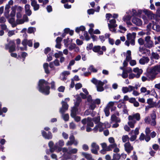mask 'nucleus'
<instances>
[{
    "label": "nucleus",
    "instance_id": "1",
    "mask_svg": "<svg viewBox=\"0 0 160 160\" xmlns=\"http://www.w3.org/2000/svg\"><path fill=\"white\" fill-rule=\"evenodd\" d=\"M48 82L44 80H40L38 85L39 91L46 95L49 94L50 88L48 86Z\"/></svg>",
    "mask_w": 160,
    "mask_h": 160
},
{
    "label": "nucleus",
    "instance_id": "2",
    "mask_svg": "<svg viewBox=\"0 0 160 160\" xmlns=\"http://www.w3.org/2000/svg\"><path fill=\"white\" fill-rule=\"evenodd\" d=\"M128 119V124L129 126L131 128H133L134 125L136 123L137 121H139L140 119V114L137 113L135 114L129 115Z\"/></svg>",
    "mask_w": 160,
    "mask_h": 160
},
{
    "label": "nucleus",
    "instance_id": "3",
    "mask_svg": "<svg viewBox=\"0 0 160 160\" xmlns=\"http://www.w3.org/2000/svg\"><path fill=\"white\" fill-rule=\"evenodd\" d=\"M160 72V64L154 66L152 68L150 71L147 74V76L149 80H152L155 77L156 75Z\"/></svg>",
    "mask_w": 160,
    "mask_h": 160
},
{
    "label": "nucleus",
    "instance_id": "4",
    "mask_svg": "<svg viewBox=\"0 0 160 160\" xmlns=\"http://www.w3.org/2000/svg\"><path fill=\"white\" fill-rule=\"evenodd\" d=\"M62 107L60 109V112L62 114V117L65 121H68L69 119V116L68 114H63L64 112L68 109V105L65 101H62Z\"/></svg>",
    "mask_w": 160,
    "mask_h": 160
},
{
    "label": "nucleus",
    "instance_id": "5",
    "mask_svg": "<svg viewBox=\"0 0 160 160\" xmlns=\"http://www.w3.org/2000/svg\"><path fill=\"white\" fill-rule=\"evenodd\" d=\"M150 117L152 118V122L150 123L149 119L150 117L149 116L146 117L144 119L145 122L147 124H149L151 126H154L156 125V115L155 112L153 111L150 114Z\"/></svg>",
    "mask_w": 160,
    "mask_h": 160
},
{
    "label": "nucleus",
    "instance_id": "6",
    "mask_svg": "<svg viewBox=\"0 0 160 160\" xmlns=\"http://www.w3.org/2000/svg\"><path fill=\"white\" fill-rule=\"evenodd\" d=\"M92 82L96 85L97 90L98 92H102L104 90L103 87L104 84L107 83L106 80H104L103 82L98 80L95 78H93L91 80Z\"/></svg>",
    "mask_w": 160,
    "mask_h": 160
},
{
    "label": "nucleus",
    "instance_id": "7",
    "mask_svg": "<svg viewBox=\"0 0 160 160\" xmlns=\"http://www.w3.org/2000/svg\"><path fill=\"white\" fill-rule=\"evenodd\" d=\"M144 46L145 48H151L154 46L153 41L151 40V37L149 36L146 37L144 38Z\"/></svg>",
    "mask_w": 160,
    "mask_h": 160
},
{
    "label": "nucleus",
    "instance_id": "8",
    "mask_svg": "<svg viewBox=\"0 0 160 160\" xmlns=\"http://www.w3.org/2000/svg\"><path fill=\"white\" fill-rule=\"evenodd\" d=\"M5 48L7 50L8 49L10 52L15 51L16 50V45L14 41H11L8 44H6Z\"/></svg>",
    "mask_w": 160,
    "mask_h": 160
},
{
    "label": "nucleus",
    "instance_id": "9",
    "mask_svg": "<svg viewBox=\"0 0 160 160\" xmlns=\"http://www.w3.org/2000/svg\"><path fill=\"white\" fill-rule=\"evenodd\" d=\"M69 141H68L66 143L67 146H71L73 144L75 146H77L78 144V141L75 139L74 136L71 135L69 137Z\"/></svg>",
    "mask_w": 160,
    "mask_h": 160
},
{
    "label": "nucleus",
    "instance_id": "10",
    "mask_svg": "<svg viewBox=\"0 0 160 160\" xmlns=\"http://www.w3.org/2000/svg\"><path fill=\"white\" fill-rule=\"evenodd\" d=\"M106 126L104 123L101 122L99 123L96 125L93 129L95 132H97L98 130L99 132L102 131L104 129L106 128Z\"/></svg>",
    "mask_w": 160,
    "mask_h": 160
},
{
    "label": "nucleus",
    "instance_id": "11",
    "mask_svg": "<svg viewBox=\"0 0 160 160\" xmlns=\"http://www.w3.org/2000/svg\"><path fill=\"white\" fill-rule=\"evenodd\" d=\"M139 128H136L135 129V130H132V132L129 133V135H132L133 134H134V135H132L131 136V137H130V139L131 141H133L135 140L137 138V136L138 135L139 133Z\"/></svg>",
    "mask_w": 160,
    "mask_h": 160
},
{
    "label": "nucleus",
    "instance_id": "12",
    "mask_svg": "<svg viewBox=\"0 0 160 160\" xmlns=\"http://www.w3.org/2000/svg\"><path fill=\"white\" fill-rule=\"evenodd\" d=\"M91 152L95 154L98 153V151L99 150V146L96 142H93L91 144Z\"/></svg>",
    "mask_w": 160,
    "mask_h": 160
},
{
    "label": "nucleus",
    "instance_id": "13",
    "mask_svg": "<svg viewBox=\"0 0 160 160\" xmlns=\"http://www.w3.org/2000/svg\"><path fill=\"white\" fill-rule=\"evenodd\" d=\"M42 134L43 137L45 139H51L52 138V135L51 132H49L48 134L46 132L44 131H42Z\"/></svg>",
    "mask_w": 160,
    "mask_h": 160
},
{
    "label": "nucleus",
    "instance_id": "14",
    "mask_svg": "<svg viewBox=\"0 0 160 160\" xmlns=\"http://www.w3.org/2000/svg\"><path fill=\"white\" fill-rule=\"evenodd\" d=\"M132 21L133 23L138 26H140L142 24V22L141 20L135 17L132 18Z\"/></svg>",
    "mask_w": 160,
    "mask_h": 160
},
{
    "label": "nucleus",
    "instance_id": "15",
    "mask_svg": "<svg viewBox=\"0 0 160 160\" xmlns=\"http://www.w3.org/2000/svg\"><path fill=\"white\" fill-rule=\"evenodd\" d=\"M125 150L128 153L131 152L133 148L129 142L126 143L124 145Z\"/></svg>",
    "mask_w": 160,
    "mask_h": 160
},
{
    "label": "nucleus",
    "instance_id": "16",
    "mask_svg": "<svg viewBox=\"0 0 160 160\" xmlns=\"http://www.w3.org/2000/svg\"><path fill=\"white\" fill-rule=\"evenodd\" d=\"M53 142L52 141H50L48 143V146L50 149V151L51 152H54L58 148L57 143H56L54 147H53Z\"/></svg>",
    "mask_w": 160,
    "mask_h": 160
},
{
    "label": "nucleus",
    "instance_id": "17",
    "mask_svg": "<svg viewBox=\"0 0 160 160\" xmlns=\"http://www.w3.org/2000/svg\"><path fill=\"white\" fill-rule=\"evenodd\" d=\"M116 21L114 19H113L109 21L110 23H108V25L110 31H112V28H115L117 26L116 23Z\"/></svg>",
    "mask_w": 160,
    "mask_h": 160
},
{
    "label": "nucleus",
    "instance_id": "18",
    "mask_svg": "<svg viewBox=\"0 0 160 160\" xmlns=\"http://www.w3.org/2000/svg\"><path fill=\"white\" fill-rule=\"evenodd\" d=\"M97 70L94 68L93 66H90L88 68V72H84L83 75L85 76H87L90 74V71L95 72H97Z\"/></svg>",
    "mask_w": 160,
    "mask_h": 160
},
{
    "label": "nucleus",
    "instance_id": "19",
    "mask_svg": "<svg viewBox=\"0 0 160 160\" xmlns=\"http://www.w3.org/2000/svg\"><path fill=\"white\" fill-rule=\"evenodd\" d=\"M133 72L136 74V78H139L142 72V70L140 69H139L138 68H136L133 69Z\"/></svg>",
    "mask_w": 160,
    "mask_h": 160
},
{
    "label": "nucleus",
    "instance_id": "20",
    "mask_svg": "<svg viewBox=\"0 0 160 160\" xmlns=\"http://www.w3.org/2000/svg\"><path fill=\"white\" fill-rule=\"evenodd\" d=\"M22 44L24 46L27 47L28 45L29 47H32V42L31 40H28L26 39H24L22 42Z\"/></svg>",
    "mask_w": 160,
    "mask_h": 160
},
{
    "label": "nucleus",
    "instance_id": "21",
    "mask_svg": "<svg viewBox=\"0 0 160 160\" xmlns=\"http://www.w3.org/2000/svg\"><path fill=\"white\" fill-rule=\"evenodd\" d=\"M143 12L150 19H152L154 18V15L151 11L147 9H144L143 10Z\"/></svg>",
    "mask_w": 160,
    "mask_h": 160
},
{
    "label": "nucleus",
    "instance_id": "22",
    "mask_svg": "<svg viewBox=\"0 0 160 160\" xmlns=\"http://www.w3.org/2000/svg\"><path fill=\"white\" fill-rule=\"evenodd\" d=\"M101 48L100 46H94L92 48V50L95 52H98L99 55H102L103 52L100 50Z\"/></svg>",
    "mask_w": 160,
    "mask_h": 160
},
{
    "label": "nucleus",
    "instance_id": "23",
    "mask_svg": "<svg viewBox=\"0 0 160 160\" xmlns=\"http://www.w3.org/2000/svg\"><path fill=\"white\" fill-rule=\"evenodd\" d=\"M78 108L77 107L73 106L71 110V116L72 118L76 116L78 112Z\"/></svg>",
    "mask_w": 160,
    "mask_h": 160
},
{
    "label": "nucleus",
    "instance_id": "24",
    "mask_svg": "<svg viewBox=\"0 0 160 160\" xmlns=\"http://www.w3.org/2000/svg\"><path fill=\"white\" fill-rule=\"evenodd\" d=\"M77 158L76 155H72L68 154L64 155V158L66 160L71 159L72 160H75Z\"/></svg>",
    "mask_w": 160,
    "mask_h": 160
},
{
    "label": "nucleus",
    "instance_id": "25",
    "mask_svg": "<svg viewBox=\"0 0 160 160\" xmlns=\"http://www.w3.org/2000/svg\"><path fill=\"white\" fill-rule=\"evenodd\" d=\"M68 151L66 154H76L78 151L77 149L76 148H72V147H69L68 148Z\"/></svg>",
    "mask_w": 160,
    "mask_h": 160
},
{
    "label": "nucleus",
    "instance_id": "26",
    "mask_svg": "<svg viewBox=\"0 0 160 160\" xmlns=\"http://www.w3.org/2000/svg\"><path fill=\"white\" fill-rule=\"evenodd\" d=\"M149 61V59L148 57H143L139 60V62L141 64H144L148 63Z\"/></svg>",
    "mask_w": 160,
    "mask_h": 160
},
{
    "label": "nucleus",
    "instance_id": "27",
    "mask_svg": "<svg viewBox=\"0 0 160 160\" xmlns=\"http://www.w3.org/2000/svg\"><path fill=\"white\" fill-rule=\"evenodd\" d=\"M136 34L135 32L128 33L127 34V39L128 40L135 39L136 37Z\"/></svg>",
    "mask_w": 160,
    "mask_h": 160
},
{
    "label": "nucleus",
    "instance_id": "28",
    "mask_svg": "<svg viewBox=\"0 0 160 160\" xmlns=\"http://www.w3.org/2000/svg\"><path fill=\"white\" fill-rule=\"evenodd\" d=\"M30 6L29 4H26L25 6V10L27 14L29 16L32 14V11L30 10Z\"/></svg>",
    "mask_w": 160,
    "mask_h": 160
},
{
    "label": "nucleus",
    "instance_id": "29",
    "mask_svg": "<svg viewBox=\"0 0 160 160\" xmlns=\"http://www.w3.org/2000/svg\"><path fill=\"white\" fill-rule=\"evenodd\" d=\"M153 25L152 29L157 32H160V26L156 24L154 21L153 22Z\"/></svg>",
    "mask_w": 160,
    "mask_h": 160
},
{
    "label": "nucleus",
    "instance_id": "30",
    "mask_svg": "<svg viewBox=\"0 0 160 160\" xmlns=\"http://www.w3.org/2000/svg\"><path fill=\"white\" fill-rule=\"evenodd\" d=\"M57 148H58V149L57 151V152H60L61 151H62V152L63 153V156L64 158V154H66V152H67L68 151V148H65V147H64L63 148H61L58 147Z\"/></svg>",
    "mask_w": 160,
    "mask_h": 160
},
{
    "label": "nucleus",
    "instance_id": "31",
    "mask_svg": "<svg viewBox=\"0 0 160 160\" xmlns=\"http://www.w3.org/2000/svg\"><path fill=\"white\" fill-rule=\"evenodd\" d=\"M82 155L84 157L88 160H94L92 158L91 155L86 152H82Z\"/></svg>",
    "mask_w": 160,
    "mask_h": 160
},
{
    "label": "nucleus",
    "instance_id": "32",
    "mask_svg": "<svg viewBox=\"0 0 160 160\" xmlns=\"http://www.w3.org/2000/svg\"><path fill=\"white\" fill-rule=\"evenodd\" d=\"M131 12V11H128L127 12V13L128 14V15L124 17L122 19L124 21H127L130 20L132 16L130 15H129V12Z\"/></svg>",
    "mask_w": 160,
    "mask_h": 160
},
{
    "label": "nucleus",
    "instance_id": "33",
    "mask_svg": "<svg viewBox=\"0 0 160 160\" xmlns=\"http://www.w3.org/2000/svg\"><path fill=\"white\" fill-rule=\"evenodd\" d=\"M111 120L112 122H120V119L117 118L115 115L113 114L111 117Z\"/></svg>",
    "mask_w": 160,
    "mask_h": 160
},
{
    "label": "nucleus",
    "instance_id": "34",
    "mask_svg": "<svg viewBox=\"0 0 160 160\" xmlns=\"http://www.w3.org/2000/svg\"><path fill=\"white\" fill-rule=\"evenodd\" d=\"M117 144L115 143H112L106 148V150L108 151H111L112 148H115L116 147H117Z\"/></svg>",
    "mask_w": 160,
    "mask_h": 160
},
{
    "label": "nucleus",
    "instance_id": "35",
    "mask_svg": "<svg viewBox=\"0 0 160 160\" xmlns=\"http://www.w3.org/2000/svg\"><path fill=\"white\" fill-rule=\"evenodd\" d=\"M76 100L75 102L74 107H77L79 106L81 100V98L78 96H76Z\"/></svg>",
    "mask_w": 160,
    "mask_h": 160
},
{
    "label": "nucleus",
    "instance_id": "36",
    "mask_svg": "<svg viewBox=\"0 0 160 160\" xmlns=\"http://www.w3.org/2000/svg\"><path fill=\"white\" fill-rule=\"evenodd\" d=\"M131 51L130 50H128L126 53V60L128 61L131 59Z\"/></svg>",
    "mask_w": 160,
    "mask_h": 160
},
{
    "label": "nucleus",
    "instance_id": "37",
    "mask_svg": "<svg viewBox=\"0 0 160 160\" xmlns=\"http://www.w3.org/2000/svg\"><path fill=\"white\" fill-rule=\"evenodd\" d=\"M85 29V28L83 26H81L79 27H77L75 29V31L78 33L80 31H84Z\"/></svg>",
    "mask_w": 160,
    "mask_h": 160
},
{
    "label": "nucleus",
    "instance_id": "38",
    "mask_svg": "<svg viewBox=\"0 0 160 160\" xmlns=\"http://www.w3.org/2000/svg\"><path fill=\"white\" fill-rule=\"evenodd\" d=\"M8 5L6 6L5 9V11L7 12L8 13V9L10 8V5H12L13 4V1L12 0H10L8 2Z\"/></svg>",
    "mask_w": 160,
    "mask_h": 160
},
{
    "label": "nucleus",
    "instance_id": "39",
    "mask_svg": "<svg viewBox=\"0 0 160 160\" xmlns=\"http://www.w3.org/2000/svg\"><path fill=\"white\" fill-rule=\"evenodd\" d=\"M43 67L46 73L47 74L49 73L50 72L48 70V64L47 63H44L43 65Z\"/></svg>",
    "mask_w": 160,
    "mask_h": 160
},
{
    "label": "nucleus",
    "instance_id": "40",
    "mask_svg": "<svg viewBox=\"0 0 160 160\" xmlns=\"http://www.w3.org/2000/svg\"><path fill=\"white\" fill-rule=\"evenodd\" d=\"M152 58L158 60L160 58V56L156 52H152L151 55Z\"/></svg>",
    "mask_w": 160,
    "mask_h": 160
},
{
    "label": "nucleus",
    "instance_id": "41",
    "mask_svg": "<svg viewBox=\"0 0 160 160\" xmlns=\"http://www.w3.org/2000/svg\"><path fill=\"white\" fill-rule=\"evenodd\" d=\"M122 101V100H120L118 101V102H121L118 104L117 106L118 108L120 109H122L123 108L125 107V105L124 101Z\"/></svg>",
    "mask_w": 160,
    "mask_h": 160
},
{
    "label": "nucleus",
    "instance_id": "42",
    "mask_svg": "<svg viewBox=\"0 0 160 160\" xmlns=\"http://www.w3.org/2000/svg\"><path fill=\"white\" fill-rule=\"evenodd\" d=\"M31 6L33 7L34 11L38 10L39 8V5L37 3V2L31 4Z\"/></svg>",
    "mask_w": 160,
    "mask_h": 160
},
{
    "label": "nucleus",
    "instance_id": "43",
    "mask_svg": "<svg viewBox=\"0 0 160 160\" xmlns=\"http://www.w3.org/2000/svg\"><path fill=\"white\" fill-rule=\"evenodd\" d=\"M120 158V155L118 153H114L113 155V159L112 160H119Z\"/></svg>",
    "mask_w": 160,
    "mask_h": 160
},
{
    "label": "nucleus",
    "instance_id": "44",
    "mask_svg": "<svg viewBox=\"0 0 160 160\" xmlns=\"http://www.w3.org/2000/svg\"><path fill=\"white\" fill-rule=\"evenodd\" d=\"M92 121V120L91 118H88L87 125L88 126L92 127L93 126L94 124Z\"/></svg>",
    "mask_w": 160,
    "mask_h": 160
},
{
    "label": "nucleus",
    "instance_id": "45",
    "mask_svg": "<svg viewBox=\"0 0 160 160\" xmlns=\"http://www.w3.org/2000/svg\"><path fill=\"white\" fill-rule=\"evenodd\" d=\"M96 107V106L94 103V101H92L91 102L89 103V108L92 110H93Z\"/></svg>",
    "mask_w": 160,
    "mask_h": 160
},
{
    "label": "nucleus",
    "instance_id": "46",
    "mask_svg": "<svg viewBox=\"0 0 160 160\" xmlns=\"http://www.w3.org/2000/svg\"><path fill=\"white\" fill-rule=\"evenodd\" d=\"M75 63V60L72 59L71 60L68 66V69L71 70V66L73 65Z\"/></svg>",
    "mask_w": 160,
    "mask_h": 160
},
{
    "label": "nucleus",
    "instance_id": "47",
    "mask_svg": "<svg viewBox=\"0 0 160 160\" xmlns=\"http://www.w3.org/2000/svg\"><path fill=\"white\" fill-rule=\"evenodd\" d=\"M63 54L62 51H59L57 53H56L54 54V57L56 58H58L59 57H61L62 56H63Z\"/></svg>",
    "mask_w": 160,
    "mask_h": 160
},
{
    "label": "nucleus",
    "instance_id": "48",
    "mask_svg": "<svg viewBox=\"0 0 160 160\" xmlns=\"http://www.w3.org/2000/svg\"><path fill=\"white\" fill-rule=\"evenodd\" d=\"M36 31V28L33 27H29L28 28V32L29 33H31L34 32Z\"/></svg>",
    "mask_w": 160,
    "mask_h": 160
},
{
    "label": "nucleus",
    "instance_id": "49",
    "mask_svg": "<svg viewBox=\"0 0 160 160\" xmlns=\"http://www.w3.org/2000/svg\"><path fill=\"white\" fill-rule=\"evenodd\" d=\"M104 112L106 116L108 117L109 115V107H107L104 109Z\"/></svg>",
    "mask_w": 160,
    "mask_h": 160
},
{
    "label": "nucleus",
    "instance_id": "50",
    "mask_svg": "<svg viewBox=\"0 0 160 160\" xmlns=\"http://www.w3.org/2000/svg\"><path fill=\"white\" fill-rule=\"evenodd\" d=\"M138 42L140 45H144L145 40L142 38H139L138 41Z\"/></svg>",
    "mask_w": 160,
    "mask_h": 160
},
{
    "label": "nucleus",
    "instance_id": "51",
    "mask_svg": "<svg viewBox=\"0 0 160 160\" xmlns=\"http://www.w3.org/2000/svg\"><path fill=\"white\" fill-rule=\"evenodd\" d=\"M16 22L17 24H22L24 23V21L22 19H17L16 20Z\"/></svg>",
    "mask_w": 160,
    "mask_h": 160
},
{
    "label": "nucleus",
    "instance_id": "52",
    "mask_svg": "<svg viewBox=\"0 0 160 160\" xmlns=\"http://www.w3.org/2000/svg\"><path fill=\"white\" fill-rule=\"evenodd\" d=\"M119 28L120 29V32L121 33H123L126 31V29L122 26L120 25L119 26Z\"/></svg>",
    "mask_w": 160,
    "mask_h": 160
},
{
    "label": "nucleus",
    "instance_id": "53",
    "mask_svg": "<svg viewBox=\"0 0 160 160\" xmlns=\"http://www.w3.org/2000/svg\"><path fill=\"white\" fill-rule=\"evenodd\" d=\"M145 50L148 51L149 52H150V51L149 50H148L147 49H146L145 48L140 47L139 48V51L142 53H144V52Z\"/></svg>",
    "mask_w": 160,
    "mask_h": 160
},
{
    "label": "nucleus",
    "instance_id": "54",
    "mask_svg": "<svg viewBox=\"0 0 160 160\" xmlns=\"http://www.w3.org/2000/svg\"><path fill=\"white\" fill-rule=\"evenodd\" d=\"M129 138L128 135H124L122 137V139L123 142H125L129 140Z\"/></svg>",
    "mask_w": 160,
    "mask_h": 160
},
{
    "label": "nucleus",
    "instance_id": "55",
    "mask_svg": "<svg viewBox=\"0 0 160 160\" xmlns=\"http://www.w3.org/2000/svg\"><path fill=\"white\" fill-rule=\"evenodd\" d=\"M93 121L95 123H100V117L99 116H98L97 117L94 118H93Z\"/></svg>",
    "mask_w": 160,
    "mask_h": 160
},
{
    "label": "nucleus",
    "instance_id": "56",
    "mask_svg": "<svg viewBox=\"0 0 160 160\" xmlns=\"http://www.w3.org/2000/svg\"><path fill=\"white\" fill-rule=\"evenodd\" d=\"M16 13V11L15 9L14 8H12V11H11L10 16L11 17H13L15 16Z\"/></svg>",
    "mask_w": 160,
    "mask_h": 160
},
{
    "label": "nucleus",
    "instance_id": "57",
    "mask_svg": "<svg viewBox=\"0 0 160 160\" xmlns=\"http://www.w3.org/2000/svg\"><path fill=\"white\" fill-rule=\"evenodd\" d=\"M57 143V146L58 145L61 147L63 146L64 144V142L63 140H60L58 141V142Z\"/></svg>",
    "mask_w": 160,
    "mask_h": 160
},
{
    "label": "nucleus",
    "instance_id": "58",
    "mask_svg": "<svg viewBox=\"0 0 160 160\" xmlns=\"http://www.w3.org/2000/svg\"><path fill=\"white\" fill-rule=\"evenodd\" d=\"M84 36L85 38V39L87 41H88L90 39V38L87 32H84Z\"/></svg>",
    "mask_w": 160,
    "mask_h": 160
},
{
    "label": "nucleus",
    "instance_id": "59",
    "mask_svg": "<svg viewBox=\"0 0 160 160\" xmlns=\"http://www.w3.org/2000/svg\"><path fill=\"white\" fill-rule=\"evenodd\" d=\"M122 76L124 78H126L128 76V73L123 70L122 74Z\"/></svg>",
    "mask_w": 160,
    "mask_h": 160
},
{
    "label": "nucleus",
    "instance_id": "60",
    "mask_svg": "<svg viewBox=\"0 0 160 160\" xmlns=\"http://www.w3.org/2000/svg\"><path fill=\"white\" fill-rule=\"evenodd\" d=\"M15 31L14 30L9 31L8 32V36L9 37H11L14 35L15 34Z\"/></svg>",
    "mask_w": 160,
    "mask_h": 160
},
{
    "label": "nucleus",
    "instance_id": "61",
    "mask_svg": "<svg viewBox=\"0 0 160 160\" xmlns=\"http://www.w3.org/2000/svg\"><path fill=\"white\" fill-rule=\"evenodd\" d=\"M122 91L124 93H126L128 92V87H122Z\"/></svg>",
    "mask_w": 160,
    "mask_h": 160
},
{
    "label": "nucleus",
    "instance_id": "62",
    "mask_svg": "<svg viewBox=\"0 0 160 160\" xmlns=\"http://www.w3.org/2000/svg\"><path fill=\"white\" fill-rule=\"evenodd\" d=\"M2 30H8L7 27V26L4 24H1L0 25Z\"/></svg>",
    "mask_w": 160,
    "mask_h": 160
},
{
    "label": "nucleus",
    "instance_id": "63",
    "mask_svg": "<svg viewBox=\"0 0 160 160\" xmlns=\"http://www.w3.org/2000/svg\"><path fill=\"white\" fill-rule=\"evenodd\" d=\"M153 22H152L151 23H149L147 26V29L148 30H151V28H152V26L153 25Z\"/></svg>",
    "mask_w": 160,
    "mask_h": 160
},
{
    "label": "nucleus",
    "instance_id": "64",
    "mask_svg": "<svg viewBox=\"0 0 160 160\" xmlns=\"http://www.w3.org/2000/svg\"><path fill=\"white\" fill-rule=\"evenodd\" d=\"M82 148L85 151H87L89 149L88 146L86 144H84L82 146Z\"/></svg>",
    "mask_w": 160,
    "mask_h": 160
}]
</instances>
